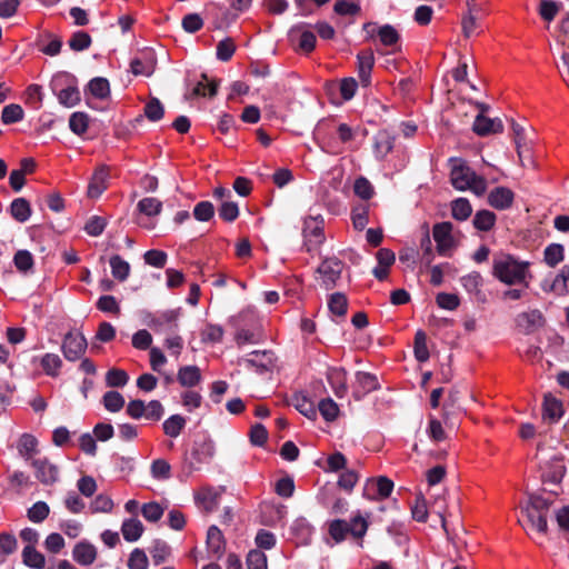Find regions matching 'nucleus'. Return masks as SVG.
Masks as SVG:
<instances>
[{"label": "nucleus", "instance_id": "obj_1", "mask_svg": "<svg viewBox=\"0 0 569 569\" xmlns=\"http://www.w3.org/2000/svg\"><path fill=\"white\" fill-rule=\"evenodd\" d=\"M530 266L529 261L501 252L492 259V276L507 286L528 288L532 280Z\"/></svg>", "mask_w": 569, "mask_h": 569}, {"label": "nucleus", "instance_id": "obj_2", "mask_svg": "<svg viewBox=\"0 0 569 569\" xmlns=\"http://www.w3.org/2000/svg\"><path fill=\"white\" fill-rule=\"evenodd\" d=\"M550 503L547 499L539 496H530L528 500L521 505V516L518 522L528 533H546L548 529L547 517Z\"/></svg>", "mask_w": 569, "mask_h": 569}, {"label": "nucleus", "instance_id": "obj_3", "mask_svg": "<svg viewBox=\"0 0 569 569\" xmlns=\"http://www.w3.org/2000/svg\"><path fill=\"white\" fill-rule=\"evenodd\" d=\"M450 180L452 186L460 191L471 190L477 196H481L487 190L486 180L458 159L451 160Z\"/></svg>", "mask_w": 569, "mask_h": 569}, {"label": "nucleus", "instance_id": "obj_4", "mask_svg": "<svg viewBox=\"0 0 569 569\" xmlns=\"http://www.w3.org/2000/svg\"><path fill=\"white\" fill-rule=\"evenodd\" d=\"M368 520L358 515L352 518L350 523L341 519L329 521L328 533L336 543H340L347 538L348 535H351L355 539H362L368 530Z\"/></svg>", "mask_w": 569, "mask_h": 569}, {"label": "nucleus", "instance_id": "obj_5", "mask_svg": "<svg viewBox=\"0 0 569 569\" xmlns=\"http://www.w3.org/2000/svg\"><path fill=\"white\" fill-rule=\"evenodd\" d=\"M343 263L337 258L325 259L316 270V282L323 290H331L341 277Z\"/></svg>", "mask_w": 569, "mask_h": 569}, {"label": "nucleus", "instance_id": "obj_6", "mask_svg": "<svg viewBox=\"0 0 569 569\" xmlns=\"http://www.w3.org/2000/svg\"><path fill=\"white\" fill-rule=\"evenodd\" d=\"M214 455V446L211 439L203 437L193 442L187 456V465L191 470H200L210 463Z\"/></svg>", "mask_w": 569, "mask_h": 569}, {"label": "nucleus", "instance_id": "obj_7", "mask_svg": "<svg viewBox=\"0 0 569 569\" xmlns=\"http://www.w3.org/2000/svg\"><path fill=\"white\" fill-rule=\"evenodd\" d=\"M276 368V358L271 351H251V372L260 377V381L271 380Z\"/></svg>", "mask_w": 569, "mask_h": 569}, {"label": "nucleus", "instance_id": "obj_8", "mask_svg": "<svg viewBox=\"0 0 569 569\" xmlns=\"http://www.w3.org/2000/svg\"><path fill=\"white\" fill-rule=\"evenodd\" d=\"M87 346L82 333L68 332L62 340L61 351L68 361H77L84 355Z\"/></svg>", "mask_w": 569, "mask_h": 569}, {"label": "nucleus", "instance_id": "obj_9", "mask_svg": "<svg viewBox=\"0 0 569 569\" xmlns=\"http://www.w3.org/2000/svg\"><path fill=\"white\" fill-rule=\"evenodd\" d=\"M451 222L436 223L432 228V237L437 243V251L441 256H448L457 243L452 236Z\"/></svg>", "mask_w": 569, "mask_h": 569}, {"label": "nucleus", "instance_id": "obj_10", "mask_svg": "<svg viewBox=\"0 0 569 569\" xmlns=\"http://www.w3.org/2000/svg\"><path fill=\"white\" fill-rule=\"evenodd\" d=\"M284 515V508L273 501H263L259 505L258 517L262 525L274 526Z\"/></svg>", "mask_w": 569, "mask_h": 569}, {"label": "nucleus", "instance_id": "obj_11", "mask_svg": "<svg viewBox=\"0 0 569 569\" xmlns=\"http://www.w3.org/2000/svg\"><path fill=\"white\" fill-rule=\"evenodd\" d=\"M472 129L478 136H488L502 132L503 124L498 118H488L483 114H478Z\"/></svg>", "mask_w": 569, "mask_h": 569}, {"label": "nucleus", "instance_id": "obj_12", "mask_svg": "<svg viewBox=\"0 0 569 569\" xmlns=\"http://www.w3.org/2000/svg\"><path fill=\"white\" fill-rule=\"evenodd\" d=\"M376 259H377L378 264L372 270V272H373V276L378 280L381 281V280L387 279V277L389 274V270L396 261V256H395L393 251H391L390 249L381 248L376 253Z\"/></svg>", "mask_w": 569, "mask_h": 569}, {"label": "nucleus", "instance_id": "obj_13", "mask_svg": "<svg viewBox=\"0 0 569 569\" xmlns=\"http://www.w3.org/2000/svg\"><path fill=\"white\" fill-rule=\"evenodd\" d=\"M109 170L106 166L99 167L91 177L88 186V197L98 198L108 187Z\"/></svg>", "mask_w": 569, "mask_h": 569}, {"label": "nucleus", "instance_id": "obj_14", "mask_svg": "<svg viewBox=\"0 0 569 569\" xmlns=\"http://www.w3.org/2000/svg\"><path fill=\"white\" fill-rule=\"evenodd\" d=\"M513 192L506 187H497L488 194V203L498 210H505L511 207L513 202Z\"/></svg>", "mask_w": 569, "mask_h": 569}, {"label": "nucleus", "instance_id": "obj_15", "mask_svg": "<svg viewBox=\"0 0 569 569\" xmlns=\"http://www.w3.org/2000/svg\"><path fill=\"white\" fill-rule=\"evenodd\" d=\"M36 469V477L46 485H51L58 480L59 470L57 466L50 463L46 459H38L33 461Z\"/></svg>", "mask_w": 569, "mask_h": 569}, {"label": "nucleus", "instance_id": "obj_16", "mask_svg": "<svg viewBox=\"0 0 569 569\" xmlns=\"http://www.w3.org/2000/svg\"><path fill=\"white\" fill-rule=\"evenodd\" d=\"M72 557L79 565L89 566L97 558V549L92 543L83 540L74 546Z\"/></svg>", "mask_w": 569, "mask_h": 569}, {"label": "nucleus", "instance_id": "obj_17", "mask_svg": "<svg viewBox=\"0 0 569 569\" xmlns=\"http://www.w3.org/2000/svg\"><path fill=\"white\" fill-rule=\"evenodd\" d=\"M207 549L211 557L220 558L224 550V540L220 529L211 526L207 532Z\"/></svg>", "mask_w": 569, "mask_h": 569}, {"label": "nucleus", "instance_id": "obj_18", "mask_svg": "<svg viewBox=\"0 0 569 569\" xmlns=\"http://www.w3.org/2000/svg\"><path fill=\"white\" fill-rule=\"evenodd\" d=\"M143 531L144 527L137 517L126 519L121 525V533L123 539L128 542H134L139 540Z\"/></svg>", "mask_w": 569, "mask_h": 569}, {"label": "nucleus", "instance_id": "obj_19", "mask_svg": "<svg viewBox=\"0 0 569 569\" xmlns=\"http://www.w3.org/2000/svg\"><path fill=\"white\" fill-rule=\"evenodd\" d=\"M327 379L338 397H342L347 392V373L342 368H330Z\"/></svg>", "mask_w": 569, "mask_h": 569}, {"label": "nucleus", "instance_id": "obj_20", "mask_svg": "<svg viewBox=\"0 0 569 569\" xmlns=\"http://www.w3.org/2000/svg\"><path fill=\"white\" fill-rule=\"evenodd\" d=\"M156 61L152 52H146L142 57L131 61V70L134 74L149 77L153 73Z\"/></svg>", "mask_w": 569, "mask_h": 569}, {"label": "nucleus", "instance_id": "obj_21", "mask_svg": "<svg viewBox=\"0 0 569 569\" xmlns=\"http://www.w3.org/2000/svg\"><path fill=\"white\" fill-rule=\"evenodd\" d=\"M562 415L563 408L561 401L551 395L545 396L542 413L543 419L555 422L559 420Z\"/></svg>", "mask_w": 569, "mask_h": 569}, {"label": "nucleus", "instance_id": "obj_22", "mask_svg": "<svg viewBox=\"0 0 569 569\" xmlns=\"http://www.w3.org/2000/svg\"><path fill=\"white\" fill-rule=\"evenodd\" d=\"M357 59L360 81L363 86H368L375 62L373 53L371 51L362 52L358 54Z\"/></svg>", "mask_w": 569, "mask_h": 569}, {"label": "nucleus", "instance_id": "obj_23", "mask_svg": "<svg viewBox=\"0 0 569 569\" xmlns=\"http://www.w3.org/2000/svg\"><path fill=\"white\" fill-rule=\"evenodd\" d=\"M17 449L21 457L31 459L38 452V440L31 433H23L17 442Z\"/></svg>", "mask_w": 569, "mask_h": 569}, {"label": "nucleus", "instance_id": "obj_24", "mask_svg": "<svg viewBox=\"0 0 569 569\" xmlns=\"http://www.w3.org/2000/svg\"><path fill=\"white\" fill-rule=\"evenodd\" d=\"M137 210L148 218H154L161 213L162 202L157 198L147 197L137 203Z\"/></svg>", "mask_w": 569, "mask_h": 569}, {"label": "nucleus", "instance_id": "obj_25", "mask_svg": "<svg viewBox=\"0 0 569 569\" xmlns=\"http://www.w3.org/2000/svg\"><path fill=\"white\" fill-rule=\"evenodd\" d=\"M40 366L47 376L54 378L60 375L62 360L58 355L48 352L40 358Z\"/></svg>", "mask_w": 569, "mask_h": 569}, {"label": "nucleus", "instance_id": "obj_26", "mask_svg": "<svg viewBox=\"0 0 569 569\" xmlns=\"http://www.w3.org/2000/svg\"><path fill=\"white\" fill-rule=\"evenodd\" d=\"M109 264L114 279L121 282L128 279L131 269L128 261L123 260L120 256L114 254L110 258Z\"/></svg>", "mask_w": 569, "mask_h": 569}, {"label": "nucleus", "instance_id": "obj_27", "mask_svg": "<svg viewBox=\"0 0 569 569\" xmlns=\"http://www.w3.org/2000/svg\"><path fill=\"white\" fill-rule=\"evenodd\" d=\"M201 373L196 366H184L178 371V381L183 387H193L199 383Z\"/></svg>", "mask_w": 569, "mask_h": 569}, {"label": "nucleus", "instance_id": "obj_28", "mask_svg": "<svg viewBox=\"0 0 569 569\" xmlns=\"http://www.w3.org/2000/svg\"><path fill=\"white\" fill-rule=\"evenodd\" d=\"M150 555L156 566L166 562L171 556L170 546L163 540H154L151 548Z\"/></svg>", "mask_w": 569, "mask_h": 569}, {"label": "nucleus", "instance_id": "obj_29", "mask_svg": "<svg viewBox=\"0 0 569 569\" xmlns=\"http://www.w3.org/2000/svg\"><path fill=\"white\" fill-rule=\"evenodd\" d=\"M328 308L336 317H345L348 310V299L341 292H336L329 296Z\"/></svg>", "mask_w": 569, "mask_h": 569}, {"label": "nucleus", "instance_id": "obj_30", "mask_svg": "<svg viewBox=\"0 0 569 569\" xmlns=\"http://www.w3.org/2000/svg\"><path fill=\"white\" fill-rule=\"evenodd\" d=\"M472 213V207L468 199L458 198L451 203V214L456 220L465 221Z\"/></svg>", "mask_w": 569, "mask_h": 569}, {"label": "nucleus", "instance_id": "obj_31", "mask_svg": "<svg viewBox=\"0 0 569 569\" xmlns=\"http://www.w3.org/2000/svg\"><path fill=\"white\" fill-rule=\"evenodd\" d=\"M186 426V419L180 415L170 416L163 422V431L171 438H177Z\"/></svg>", "mask_w": 569, "mask_h": 569}, {"label": "nucleus", "instance_id": "obj_32", "mask_svg": "<svg viewBox=\"0 0 569 569\" xmlns=\"http://www.w3.org/2000/svg\"><path fill=\"white\" fill-rule=\"evenodd\" d=\"M472 223L480 231H489L496 223V214L489 210H480L475 214Z\"/></svg>", "mask_w": 569, "mask_h": 569}, {"label": "nucleus", "instance_id": "obj_33", "mask_svg": "<svg viewBox=\"0 0 569 569\" xmlns=\"http://www.w3.org/2000/svg\"><path fill=\"white\" fill-rule=\"evenodd\" d=\"M11 214L19 222H26L31 214L29 202L24 198L14 199L11 203Z\"/></svg>", "mask_w": 569, "mask_h": 569}, {"label": "nucleus", "instance_id": "obj_34", "mask_svg": "<svg viewBox=\"0 0 569 569\" xmlns=\"http://www.w3.org/2000/svg\"><path fill=\"white\" fill-rule=\"evenodd\" d=\"M563 257L565 249L563 246L559 243L549 244L543 252L545 262L549 267H556L557 264H559L563 260Z\"/></svg>", "mask_w": 569, "mask_h": 569}, {"label": "nucleus", "instance_id": "obj_35", "mask_svg": "<svg viewBox=\"0 0 569 569\" xmlns=\"http://www.w3.org/2000/svg\"><path fill=\"white\" fill-rule=\"evenodd\" d=\"M415 357L419 362H426L429 359L427 347V336L422 330H418L415 336L413 345Z\"/></svg>", "mask_w": 569, "mask_h": 569}, {"label": "nucleus", "instance_id": "obj_36", "mask_svg": "<svg viewBox=\"0 0 569 569\" xmlns=\"http://www.w3.org/2000/svg\"><path fill=\"white\" fill-rule=\"evenodd\" d=\"M58 100L62 106L72 108L80 101V92L76 86L70 84L59 91Z\"/></svg>", "mask_w": 569, "mask_h": 569}, {"label": "nucleus", "instance_id": "obj_37", "mask_svg": "<svg viewBox=\"0 0 569 569\" xmlns=\"http://www.w3.org/2000/svg\"><path fill=\"white\" fill-rule=\"evenodd\" d=\"M22 558L23 563L30 568L41 569L44 566V557L32 546L24 547Z\"/></svg>", "mask_w": 569, "mask_h": 569}, {"label": "nucleus", "instance_id": "obj_38", "mask_svg": "<svg viewBox=\"0 0 569 569\" xmlns=\"http://www.w3.org/2000/svg\"><path fill=\"white\" fill-rule=\"evenodd\" d=\"M89 127V116L84 112H73L69 119L70 130L78 136L83 134Z\"/></svg>", "mask_w": 569, "mask_h": 569}, {"label": "nucleus", "instance_id": "obj_39", "mask_svg": "<svg viewBox=\"0 0 569 569\" xmlns=\"http://www.w3.org/2000/svg\"><path fill=\"white\" fill-rule=\"evenodd\" d=\"M200 335L203 343H218L222 340L223 329L221 326L208 323Z\"/></svg>", "mask_w": 569, "mask_h": 569}, {"label": "nucleus", "instance_id": "obj_40", "mask_svg": "<svg viewBox=\"0 0 569 569\" xmlns=\"http://www.w3.org/2000/svg\"><path fill=\"white\" fill-rule=\"evenodd\" d=\"M89 91L98 99H106L110 94L109 81L106 78H94L89 82Z\"/></svg>", "mask_w": 569, "mask_h": 569}, {"label": "nucleus", "instance_id": "obj_41", "mask_svg": "<svg viewBox=\"0 0 569 569\" xmlns=\"http://www.w3.org/2000/svg\"><path fill=\"white\" fill-rule=\"evenodd\" d=\"M103 406L110 412H118L124 406V398L118 391H108L103 396Z\"/></svg>", "mask_w": 569, "mask_h": 569}, {"label": "nucleus", "instance_id": "obj_42", "mask_svg": "<svg viewBox=\"0 0 569 569\" xmlns=\"http://www.w3.org/2000/svg\"><path fill=\"white\" fill-rule=\"evenodd\" d=\"M23 110L19 104H8L3 108L1 120L6 124L16 123L23 119Z\"/></svg>", "mask_w": 569, "mask_h": 569}, {"label": "nucleus", "instance_id": "obj_43", "mask_svg": "<svg viewBox=\"0 0 569 569\" xmlns=\"http://www.w3.org/2000/svg\"><path fill=\"white\" fill-rule=\"evenodd\" d=\"M149 559L147 553L140 549L136 548L131 551L128 559V568L129 569H148Z\"/></svg>", "mask_w": 569, "mask_h": 569}, {"label": "nucleus", "instance_id": "obj_44", "mask_svg": "<svg viewBox=\"0 0 569 569\" xmlns=\"http://www.w3.org/2000/svg\"><path fill=\"white\" fill-rule=\"evenodd\" d=\"M164 509L158 502H148L141 507V513L147 521L157 522L163 516Z\"/></svg>", "mask_w": 569, "mask_h": 569}, {"label": "nucleus", "instance_id": "obj_45", "mask_svg": "<svg viewBox=\"0 0 569 569\" xmlns=\"http://www.w3.org/2000/svg\"><path fill=\"white\" fill-rule=\"evenodd\" d=\"M179 317V312L177 310H167L159 315L158 317H150V320H147V325L152 328H161L166 323L176 322Z\"/></svg>", "mask_w": 569, "mask_h": 569}, {"label": "nucleus", "instance_id": "obj_46", "mask_svg": "<svg viewBox=\"0 0 569 569\" xmlns=\"http://www.w3.org/2000/svg\"><path fill=\"white\" fill-rule=\"evenodd\" d=\"M164 114V108L162 103L157 99L152 98L146 106H144V116L150 121H159Z\"/></svg>", "mask_w": 569, "mask_h": 569}, {"label": "nucleus", "instance_id": "obj_47", "mask_svg": "<svg viewBox=\"0 0 569 569\" xmlns=\"http://www.w3.org/2000/svg\"><path fill=\"white\" fill-rule=\"evenodd\" d=\"M561 8V3L552 1V0H541L539 7V14L546 21H551L555 19L557 13Z\"/></svg>", "mask_w": 569, "mask_h": 569}, {"label": "nucleus", "instance_id": "obj_48", "mask_svg": "<svg viewBox=\"0 0 569 569\" xmlns=\"http://www.w3.org/2000/svg\"><path fill=\"white\" fill-rule=\"evenodd\" d=\"M128 380V373L121 369H110L106 375V382L109 387H123Z\"/></svg>", "mask_w": 569, "mask_h": 569}, {"label": "nucleus", "instance_id": "obj_49", "mask_svg": "<svg viewBox=\"0 0 569 569\" xmlns=\"http://www.w3.org/2000/svg\"><path fill=\"white\" fill-rule=\"evenodd\" d=\"M378 37L383 46H395L399 41L398 31L389 24L382 26L378 30Z\"/></svg>", "mask_w": 569, "mask_h": 569}, {"label": "nucleus", "instance_id": "obj_50", "mask_svg": "<svg viewBox=\"0 0 569 569\" xmlns=\"http://www.w3.org/2000/svg\"><path fill=\"white\" fill-rule=\"evenodd\" d=\"M17 548V539L9 533L0 535V563L6 560V556L12 553Z\"/></svg>", "mask_w": 569, "mask_h": 569}, {"label": "nucleus", "instance_id": "obj_51", "mask_svg": "<svg viewBox=\"0 0 569 569\" xmlns=\"http://www.w3.org/2000/svg\"><path fill=\"white\" fill-rule=\"evenodd\" d=\"M143 259L151 267L162 268L167 262L168 256L164 251L152 249L143 254Z\"/></svg>", "mask_w": 569, "mask_h": 569}, {"label": "nucleus", "instance_id": "obj_52", "mask_svg": "<svg viewBox=\"0 0 569 569\" xmlns=\"http://www.w3.org/2000/svg\"><path fill=\"white\" fill-rule=\"evenodd\" d=\"M256 545L263 550H270L276 546V536L268 530L261 529L254 537Z\"/></svg>", "mask_w": 569, "mask_h": 569}, {"label": "nucleus", "instance_id": "obj_53", "mask_svg": "<svg viewBox=\"0 0 569 569\" xmlns=\"http://www.w3.org/2000/svg\"><path fill=\"white\" fill-rule=\"evenodd\" d=\"M13 262L19 271L27 272L33 267V257L28 250H19Z\"/></svg>", "mask_w": 569, "mask_h": 569}, {"label": "nucleus", "instance_id": "obj_54", "mask_svg": "<svg viewBox=\"0 0 569 569\" xmlns=\"http://www.w3.org/2000/svg\"><path fill=\"white\" fill-rule=\"evenodd\" d=\"M49 511V506L46 502L38 501L28 510V518L32 522H41L48 517Z\"/></svg>", "mask_w": 569, "mask_h": 569}, {"label": "nucleus", "instance_id": "obj_55", "mask_svg": "<svg viewBox=\"0 0 569 569\" xmlns=\"http://www.w3.org/2000/svg\"><path fill=\"white\" fill-rule=\"evenodd\" d=\"M551 288L558 295H569V269L561 270L555 278Z\"/></svg>", "mask_w": 569, "mask_h": 569}, {"label": "nucleus", "instance_id": "obj_56", "mask_svg": "<svg viewBox=\"0 0 569 569\" xmlns=\"http://www.w3.org/2000/svg\"><path fill=\"white\" fill-rule=\"evenodd\" d=\"M219 216L224 220V221H233L238 218L239 216V207L236 202L231 201V200H226L223 201L221 204H220V208H219Z\"/></svg>", "mask_w": 569, "mask_h": 569}, {"label": "nucleus", "instance_id": "obj_57", "mask_svg": "<svg viewBox=\"0 0 569 569\" xmlns=\"http://www.w3.org/2000/svg\"><path fill=\"white\" fill-rule=\"evenodd\" d=\"M106 226H107V221L104 218L99 217V216H93L87 221V223L84 226V230L88 234H90L92 237H98L103 232Z\"/></svg>", "mask_w": 569, "mask_h": 569}, {"label": "nucleus", "instance_id": "obj_58", "mask_svg": "<svg viewBox=\"0 0 569 569\" xmlns=\"http://www.w3.org/2000/svg\"><path fill=\"white\" fill-rule=\"evenodd\" d=\"M91 44L90 36L84 31H78L72 34L69 46L74 51H82Z\"/></svg>", "mask_w": 569, "mask_h": 569}, {"label": "nucleus", "instance_id": "obj_59", "mask_svg": "<svg viewBox=\"0 0 569 569\" xmlns=\"http://www.w3.org/2000/svg\"><path fill=\"white\" fill-rule=\"evenodd\" d=\"M193 92L197 96L212 97L217 93V83L203 76L202 80L194 87Z\"/></svg>", "mask_w": 569, "mask_h": 569}, {"label": "nucleus", "instance_id": "obj_60", "mask_svg": "<svg viewBox=\"0 0 569 569\" xmlns=\"http://www.w3.org/2000/svg\"><path fill=\"white\" fill-rule=\"evenodd\" d=\"M319 411L327 421H332L338 417L339 408L331 399H323L319 403Z\"/></svg>", "mask_w": 569, "mask_h": 569}, {"label": "nucleus", "instance_id": "obj_61", "mask_svg": "<svg viewBox=\"0 0 569 569\" xmlns=\"http://www.w3.org/2000/svg\"><path fill=\"white\" fill-rule=\"evenodd\" d=\"M214 209L211 202L201 201L196 204L193 216L199 221H208L213 217Z\"/></svg>", "mask_w": 569, "mask_h": 569}, {"label": "nucleus", "instance_id": "obj_62", "mask_svg": "<svg viewBox=\"0 0 569 569\" xmlns=\"http://www.w3.org/2000/svg\"><path fill=\"white\" fill-rule=\"evenodd\" d=\"M203 27V20L198 13H189L182 19V28L186 32L194 33Z\"/></svg>", "mask_w": 569, "mask_h": 569}, {"label": "nucleus", "instance_id": "obj_63", "mask_svg": "<svg viewBox=\"0 0 569 569\" xmlns=\"http://www.w3.org/2000/svg\"><path fill=\"white\" fill-rule=\"evenodd\" d=\"M92 512H110L113 509V501L109 496L98 495L90 505Z\"/></svg>", "mask_w": 569, "mask_h": 569}, {"label": "nucleus", "instance_id": "obj_64", "mask_svg": "<svg viewBox=\"0 0 569 569\" xmlns=\"http://www.w3.org/2000/svg\"><path fill=\"white\" fill-rule=\"evenodd\" d=\"M236 46L233 41L229 38L221 40L217 44V58L221 61H228L232 54L234 53Z\"/></svg>", "mask_w": 569, "mask_h": 569}]
</instances>
